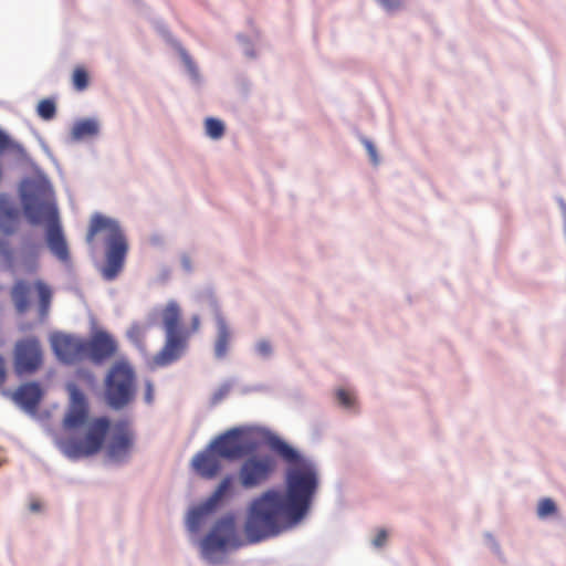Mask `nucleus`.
I'll use <instances>...</instances> for the list:
<instances>
[{"instance_id":"nucleus-37","label":"nucleus","mask_w":566,"mask_h":566,"mask_svg":"<svg viewBox=\"0 0 566 566\" xmlns=\"http://www.w3.org/2000/svg\"><path fill=\"white\" fill-rule=\"evenodd\" d=\"M9 137L0 130V151L7 149L9 147Z\"/></svg>"},{"instance_id":"nucleus-34","label":"nucleus","mask_w":566,"mask_h":566,"mask_svg":"<svg viewBox=\"0 0 566 566\" xmlns=\"http://www.w3.org/2000/svg\"><path fill=\"white\" fill-rule=\"evenodd\" d=\"M154 400V386L150 381H146L145 385V401L151 403Z\"/></svg>"},{"instance_id":"nucleus-10","label":"nucleus","mask_w":566,"mask_h":566,"mask_svg":"<svg viewBox=\"0 0 566 566\" xmlns=\"http://www.w3.org/2000/svg\"><path fill=\"white\" fill-rule=\"evenodd\" d=\"M265 427H250V436L260 432ZM258 442L250 437V489L259 486L270 480L275 472L277 461L272 454H260L256 452Z\"/></svg>"},{"instance_id":"nucleus-30","label":"nucleus","mask_w":566,"mask_h":566,"mask_svg":"<svg viewBox=\"0 0 566 566\" xmlns=\"http://www.w3.org/2000/svg\"><path fill=\"white\" fill-rule=\"evenodd\" d=\"M485 538H486V543L490 545V548L492 549V552L500 558L502 559V551H501V547H500V544L497 543V541L494 538V536L490 533H486L485 534Z\"/></svg>"},{"instance_id":"nucleus-21","label":"nucleus","mask_w":566,"mask_h":566,"mask_svg":"<svg viewBox=\"0 0 566 566\" xmlns=\"http://www.w3.org/2000/svg\"><path fill=\"white\" fill-rule=\"evenodd\" d=\"M336 403L347 410H356L357 398L353 390L339 387L335 390Z\"/></svg>"},{"instance_id":"nucleus-25","label":"nucleus","mask_w":566,"mask_h":566,"mask_svg":"<svg viewBox=\"0 0 566 566\" xmlns=\"http://www.w3.org/2000/svg\"><path fill=\"white\" fill-rule=\"evenodd\" d=\"M38 115L44 120H51L56 115V105L54 101L45 98L39 102L36 107Z\"/></svg>"},{"instance_id":"nucleus-35","label":"nucleus","mask_w":566,"mask_h":566,"mask_svg":"<svg viewBox=\"0 0 566 566\" xmlns=\"http://www.w3.org/2000/svg\"><path fill=\"white\" fill-rule=\"evenodd\" d=\"M364 144H365V147H366V148H367V150H368V154H369V156H370L371 160H373L374 163H377V153H376V148L374 147V145L371 144V142H369V140H365V142H364Z\"/></svg>"},{"instance_id":"nucleus-20","label":"nucleus","mask_w":566,"mask_h":566,"mask_svg":"<svg viewBox=\"0 0 566 566\" xmlns=\"http://www.w3.org/2000/svg\"><path fill=\"white\" fill-rule=\"evenodd\" d=\"M98 132V125L93 119H83L74 124L72 128V137L80 140L87 136H94Z\"/></svg>"},{"instance_id":"nucleus-22","label":"nucleus","mask_w":566,"mask_h":566,"mask_svg":"<svg viewBox=\"0 0 566 566\" xmlns=\"http://www.w3.org/2000/svg\"><path fill=\"white\" fill-rule=\"evenodd\" d=\"M18 211L12 208H0V228L6 233H12L15 229Z\"/></svg>"},{"instance_id":"nucleus-4","label":"nucleus","mask_w":566,"mask_h":566,"mask_svg":"<svg viewBox=\"0 0 566 566\" xmlns=\"http://www.w3.org/2000/svg\"><path fill=\"white\" fill-rule=\"evenodd\" d=\"M248 542V515L227 513L220 517L200 541L201 556L209 563H221L227 553L243 547Z\"/></svg>"},{"instance_id":"nucleus-11","label":"nucleus","mask_w":566,"mask_h":566,"mask_svg":"<svg viewBox=\"0 0 566 566\" xmlns=\"http://www.w3.org/2000/svg\"><path fill=\"white\" fill-rule=\"evenodd\" d=\"M69 408L63 424H111L106 418H97L88 423L90 407L84 392L74 382L66 385Z\"/></svg>"},{"instance_id":"nucleus-16","label":"nucleus","mask_w":566,"mask_h":566,"mask_svg":"<svg viewBox=\"0 0 566 566\" xmlns=\"http://www.w3.org/2000/svg\"><path fill=\"white\" fill-rule=\"evenodd\" d=\"M116 350V342L106 333H98L87 342V355L95 361L112 357Z\"/></svg>"},{"instance_id":"nucleus-12","label":"nucleus","mask_w":566,"mask_h":566,"mask_svg":"<svg viewBox=\"0 0 566 566\" xmlns=\"http://www.w3.org/2000/svg\"><path fill=\"white\" fill-rule=\"evenodd\" d=\"M52 348L57 358L66 364L80 361L87 356V342L71 335H54Z\"/></svg>"},{"instance_id":"nucleus-14","label":"nucleus","mask_w":566,"mask_h":566,"mask_svg":"<svg viewBox=\"0 0 566 566\" xmlns=\"http://www.w3.org/2000/svg\"><path fill=\"white\" fill-rule=\"evenodd\" d=\"M18 407L29 413H34L43 398L40 384L31 381L20 385L14 391H3Z\"/></svg>"},{"instance_id":"nucleus-26","label":"nucleus","mask_w":566,"mask_h":566,"mask_svg":"<svg viewBox=\"0 0 566 566\" xmlns=\"http://www.w3.org/2000/svg\"><path fill=\"white\" fill-rule=\"evenodd\" d=\"M558 511L557 504L551 497H544L538 502L537 515L541 518L553 516Z\"/></svg>"},{"instance_id":"nucleus-3","label":"nucleus","mask_w":566,"mask_h":566,"mask_svg":"<svg viewBox=\"0 0 566 566\" xmlns=\"http://www.w3.org/2000/svg\"><path fill=\"white\" fill-rule=\"evenodd\" d=\"M62 427L55 437V444L71 460L88 458L106 444L107 457L113 461L124 460L133 446L132 437L124 427Z\"/></svg>"},{"instance_id":"nucleus-7","label":"nucleus","mask_w":566,"mask_h":566,"mask_svg":"<svg viewBox=\"0 0 566 566\" xmlns=\"http://www.w3.org/2000/svg\"><path fill=\"white\" fill-rule=\"evenodd\" d=\"M136 395V374L127 360L116 361L105 378V399L109 407L119 410L128 406Z\"/></svg>"},{"instance_id":"nucleus-39","label":"nucleus","mask_w":566,"mask_h":566,"mask_svg":"<svg viewBox=\"0 0 566 566\" xmlns=\"http://www.w3.org/2000/svg\"><path fill=\"white\" fill-rule=\"evenodd\" d=\"M30 510H31L32 512H38V511H40V503H39V502H32V503L30 504Z\"/></svg>"},{"instance_id":"nucleus-6","label":"nucleus","mask_w":566,"mask_h":566,"mask_svg":"<svg viewBox=\"0 0 566 566\" xmlns=\"http://www.w3.org/2000/svg\"><path fill=\"white\" fill-rule=\"evenodd\" d=\"M23 209L27 218L32 224L40 223L44 218L50 221L46 232L48 247L60 261H69V248L57 221V211L55 206L52 202L42 201L30 196L24 198Z\"/></svg>"},{"instance_id":"nucleus-32","label":"nucleus","mask_w":566,"mask_h":566,"mask_svg":"<svg viewBox=\"0 0 566 566\" xmlns=\"http://www.w3.org/2000/svg\"><path fill=\"white\" fill-rule=\"evenodd\" d=\"M386 10L396 11L402 7V0H377Z\"/></svg>"},{"instance_id":"nucleus-27","label":"nucleus","mask_w":566,"mask_h":566,"mask_svg":"<svg viewBox=\"0 0 566 566\" xmlns=\"http://www.w3.org/2000/svg\"><path fill=\"white\" fill-rule=\"evenodd\" d=\"M388 537V531L386 528H379L370 542L371 546L376 549H382L387 544Z\"/></svg>"},{"instance_id":"nucleus-29","label":"nucleus","mask_w":566,"mask_h":566,"mask_svg":"<svg viewBox=\"0 0 566 566\" xmlns=\"http://www.w3.org/2000/svg\"><path fill=\"white\" fill-rule=\"evenodd\" d=\"M255 350L262 358H268L272 354V346L268 340H260Z\"/></svg>"},{"instance_id":"nucleus-19","label":"nucleus","mask_w":566,"mask_h":566,"mask_svg":"<svg viewBox=\"0 0 566 566\" xmlns=\"http://www.w3.org/2000/svg\"><path fill=\"white\" fill-rule=\"evenodd\" d=\"M39 296V310L42 317L46 316L51 306L52 290L51 287L41 280H38L33 284Z\"/></svg>"},{"instance_id":"nucleus-1","label":"nucleus","mask_w":566,"mask_h":566,"mask_svg":"<svg viewBox=\"0 0 566 566\" xmlns=\"http://www.w3.org/2000/svg\"><path fill=\"white\" fill-rule=\"evenodd\" d=\"M270 450L284 464L282 485L250 501V545L297 527L310 515L321 486L316 461L276 433L265 431Z\"/></svg>"},{"instance_id":"nucleus-5","label":"nucleus","mask_w":566,"mask_h":566,"mask_svg":"<svg viewBox=\"0 0 566 566\" xmlns=\"http://www.w3.org/2000/svg\"><path fill=\"white\" fill-rule=\"evenodd\" d=\"M97 234L103 235L105 243V264L101 274L106 281L115 280L123 271L128 251L127 240L118 222L102 214H94L86 234V242L92 244Z\"/></svg>"},{"instance_id":"nucleus-2","label":"nucleus","mask_w":566,"mask_h":566,"mask_svg":"<svg viewBox=\"0 0 566 566\" xmlns=\"http://www.w3.org/2000/svg\"><path fill=\"white\" fill-rule=\"evenodd\" d=\"M159 325L165 334L163 347L153 357V365L166 367L179 360L188 349L190 338L201 326L198 314L190 317L189 325L184 322V312L176 300H169L165 305L153 308L145 323L134 322L127 329V337L137 347L145 346L147 331Z\"/></svg>"},{"instance_id":"nucleus-31","label":"nucleus","mask_w":566,"mask_h":566,"mask_svg":"<svg viewBox=\"0 0 566 566\" xmlns=\"http://www.w3.org/2000/svg\"><path fill=\"white\" fill-rule=\"evenodd\" d=\"M0 255L7 261H10L13 256L12 248L7 240H0Z\"/></svg>"},{"instance_id":"nucleus-18","label":"nucleus","mask_w":566,"mask_h":566,"mask_svg":"<svg viewBox=\"0 0 566 566\" xmlns=\"http://www.w3.org/2000/svg\"><path fill=\"white\" fill-rule=\"evenodd\" d=\"M31 285L24 280H18L10 292L11 300L14 304V308L19 314H24L29 311Z\"/></svg>"},{"instance_id":"nucleus-17","label":"nucleus","mask_w":566,"mask_h":566,"mask_svg":"<svg viewBox=\"0 0 566 566\" xmlns=\"http://www.w3.org/2000/svg\"><path fill=\"white\" fill-rule=\"evenodd\" d=\"M216 307V322H217V336L214 340V355L217 358L226 357L230 342H231V331L228 326L224 317L221 315L218 305Z\"/></svg>"},{"instance_id":"nucleus-36","label":"nucleus","mask_w":566,"mask_h":566,"mask_svg":"<svg viewBox=\"0 0 566 566\" xmlns=\"http://www.w3.org/2000/svg\"><path fill=\"white\" fill-rule=\"evenodd\" d=\"M6 378H7L6 360L0 355V387L4 384Z\"/></svg>"},{"instance_id":"nucleus-33","label":"nucleus","mask_w":566,"mask_h":566,"mask_svg":"<svg viewBox=\"0 0 566 566\" xmlns=\"http://www.w3.org/2000/svg\"><path fill=\"white\" fill-rule=\"evenodd\" d=\"M239 479L244 488H248V461L243 462L240 469Z\"/></svg>"},{"instance_id":"nucleus-24","label":"nucleus","mask_w":566,"mask_h":566,"mask_svg":"<svg viewBox=\"0 0 566 566\" xmlns=\"http://www.w3.org/2000/svg\"><path fill=\"white\" fill-rule=\"evenodd\" d=\"M72 84L76 91H84L88 87L90 77L88 73L83 66H76L72 75Z\"/></svg>"},{"instance_id":"nucleus-8","label":"nucleus","mask_w":566,"mask_h":566,"mask_svg":"<svg viewBox=\"0 0 566 566\" xmlns=\"http://www.w3.org/2000/svg\"><path fill=\"white\" fill-rule=\"evenodd\" d=\"M233 481V476H226L206 501L189 511L186 521L189 532L197 533L203 525L207 516L214 512L223 500L234 494Z\"/></svg>"},{"instance_id":"nucleus-13","label":"nucleus","mask_w":566,"mask_h":566,"mask_svg":"<svg viewBox=\"0 0 566 566\" xmlns=\"http://www.w3.org/2000/svg\"><path fill=\"white\" fill-rule=\"evenodd\" d=\"M222 459L235 460L248 453V439L239 428H233L211 442Z\"/></svg>"},{"instance_id":"nucleus-28","label":"nucleus","mask_w":566,"mask_h":566,"mask_svg":"<svg viewBox=\"0 0 566 566\" xmlns=\"http://www.w3.org/2000/svg\"><path fill=\"white\" fill-rule=\"evenodd\" d=\"M231 389L232 385L230 382L221 385L211 397L212 405L219 403L224 397H227L230 394Z\"/></svg>"},{"instance_id":"nucleus-23","label":"nucleus","mask_w":566,"mask_h":566,"mask_svg":"<svg viewBox=\"0 0 566 566\" xmlns=\"http://www.w3.org/2000/svg\"><path fill=\"white\" fill-rule=\"evenodd\" d=\"M207 136L212 139H220L224 135V125L220 119L208 117L205 120Z\"/></svg>"},{"instance_id":"nucleus-15","label":"nucleus","mask_w":566,"mask_h":566,"mask_svg":"<svg viewBox=\"0 0 566 566\" xmlns=\"http://www.w3.org/2000/svg\"><path fill=\"white\" fill-rule=\"evenodd\" d=\"M221 460L222 458L210 443L203 451L198 452L192 458L191 467L200 478L211 480L221 471Z\"/></svg>"},{"instance_id":"nucleus-38","label":"nucleus","mask_w":566,"mask_h":566,"mask_svg":"<svg viewBox=\"0 0 566 566\" xmlns=\"http://www.w3.org/2000/svg\"><path fill=\"white\" fill-rule=\"evenodd\" d=\"M23 265L25 266V269L30 272L34 271L36 269V262H35V258L32 259V260H28V259H24L23 260Z\"/></svg>"},{"instance_id":"nucleus-9","label":"nucleus","mask_w":566,"mask_h":566,"mask_svg":"<svg viewBox=\"0 0 566 566\" xmlns=\"http://www.w3.org/2000/svg\"><path fill=\"white\" fill-rule=\"evenodd\" d=\"M43 364V352L40 340L34 337H25L18 340L13 349V367L18 376L32 375Z\"/></svg>"}]
</instances>
